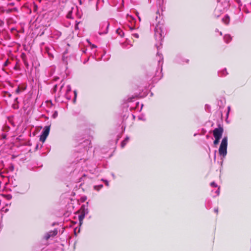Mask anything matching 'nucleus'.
<instances>
[{"label":"nucleus","instance_id":"obj_1","mask_svg":"<svg viewBox=\"0 0 251 251\" xmlns=\"http://www.w3.org/2000/svg\"><path fill=\"white\" fill-rule=\"evenodd\" d=\"M227 137L225 136L222 140L219 149V154L223 157L226 156L227 154Z\"/></svg>","mask_w":251,"mask_h":251},{"label":"nucleus","instance_id":"obj_2","mask_svg":"<svg viewBox=\"0 0 251 251\" xmlns=\"http://www.w3.org/2000/svg\"><path fill=\"white\" fill-rule=\"evenodd\" d=\"M224 129L221 126L215 128L213 131L214 138H221Z\"/></svg>","mask_w":251,"mask_h":251},{"label":"nucleus","instance_id":"obj_3","mask_svg":"<svg viewBox=\"0 0 251 251\" xmlns=\"http://www.w3.org/2000/svg\"><path fill=\"white\" fill-rule=\"evenodd\" d=\"M155 36L157 39H161L162 37V29L159 25H157L154 29Z\"/></svg>","mask_w":251,"mask_h":251},{"label":"nucleus","instance_id":"obj_4","mask_svg":"<svg viewBox=\"0 0 251 251\" xmlns=\"http://www.w3.org/2000/svg\"><path fill=\"white\" fill-rule=\"evenodd\" d=\"M77 11V7H72L70 10L68 12L67 15V18L69 19H73L74 18L73 15L74 12H76Z\"/></svg>","mask_w":251,"mask_h":251},{"label":"nucleus","instance_id":"obj_5","mask_svg":"<svg viewBox=\"0 0 251 251\" xmlns=\"http://www.w3.org/2000/svg\"><path fill=\"white\" fill-rule=\"evenodd\" d=\"M63 87L64 84L61 85L60 91L61 93H64V95H67L71 91V87L70 85L67 86L65 91H64Z\"/></svg>","mask_w":251,"mask_h":251},{"label":"nucleus","instance_id":"obj_6","mask_svg":"<svg viewBox=\"0 0 251 251\" xmlns=\"http://www.w3.org/2000/svg\"><path fill=\"white\" fill-rule=\"evenodd\" d=\"M108 26H109V23L108 22H106L103 23L101 25V29L103 27H105V29L103 31H100V34H101L106 33L107 32Z\"/></svg>","mask_w":251,"mask_h":251},{"label":"nucleus","instance_id":"obj_7","mask_svg":"<svg viewBox=\"0 0 251 251\" xmlns=\"http://www.w3.org/2000/svg\"><path fill=\"white\" fill-rule=\"evenodd\" d=\"M57 233V231L56 230H54L52 231H50V233H48L46 236V239H48L51 236H55Z\"/></svg>","mask_w":251,"mask_h":251},{"label":"nucleus","instance_id":"obj_8","mask_svg":"<svg viewBox=\"0 0 251 251\" xmlns=\"http://www.w3.org/2000/svg\"><path fill=\"white\" fill-rule=\"evenodd\" d=\"M4 11L6 13H9L13 12H17L18 9L16 7H14L13 8H6Z\"/></svg>","mask_w":251,"mask_h":251},{"label":"nucleus","instance_id":"obj_9","mask_svg":"<svg viewBox=\"0 0 251 251\" xmlns=\"http://www.w3.org/2000/svg\"><path fill=\"white\" fill-rule=\"evenodd\" d=\"M49 130H50L49 127H46V128L44 129L42 134L47 137V136H48L49 133Z\"/></svg>","mask_w":251,"mask_h":251},{"label":"nucleus","instance_id":"obj_10","mask_svg":"<svg viewBox=\"0 0 251 251\" xmlns=\"http://www.w3.org/2000/svg\"><path fill=\"white\" fill-rule=\"evenodd\" d=\"M231 39V37L230 35L227 34L225 35L224 36V40L226 43H228Z\"/></svg>","mask_w":251,"mask_h":251},{"label":"nucleus","instance_id":"obj_11","mask_svg":"<svg viewBox=\"0 0 251 251\" xmlns=\"http://www.w3.org/2000/svg\"><path fill=\"white\" fill-rule=\"evenodd\" d=\"M46 51L48 53V54L49 55V56L50 58H53V54L51 53V49H50L49 48H46Z\"/></svg>","mask_w":251,"mask_h":251},{"label":"nucleus","instance_id":"obj_12","mask_svg":"<svg viewBox=\"0 0 251 251\" xmlns=\"http://www.w3.org/2000/svg\"><path fill=\"white\" fill-rule=\"evenodd\" d=\"M223 21L226 24H228L229 22V16H225V17H224L223 19Z\"/></svg>","mask_w":251,"mask_h":251},{"label":"nucleus","instance_id":"obj_13","mask_svg":"<svg viewBox=\"0 0 251 251\" xmlns=\"http://www.w3.org/2000/svg\"><path fill=\"white\" fill-rule=\"evenodd\" d=\"M129 138L126 137L121 143V147L124 148L126 145V143L128 141Z\"/></svg>","mask_w":251,"mask_h":251},{"label":"nucleus","instance_id":"obj_14","mask_svg":"<svg viewBox=\"0 0 251 251\" xmlns=\"http://www.w3.org/2000/svg\"><path fill=\"white\" fill-rule=\"evenodd\" d=\"M46 138H47L46 136H44L42 134H41L40 136V140L42 142H44L46 140Z\"/></svg>","mask_w":251,"mask_h":251},{"label":"nucleus","instance_id":"obj_15","mask_svg":"<svg viewBox=\"0 0 251 251\" xmlns=\"http://www.w3.org/2000/svg\"><path fill=\"white\" fill-rule=\"evenodd\" d=\"M117 32L121 37H122L124 35V33H123V31L121 29H117Z\"/></svg>","mask_w":251,"mask_h":251},{"label":"nucleus","instance_id":"obj_16","mask_svg":"<svg viewBox=\"0 0 251 251\" xmlns=\"http://www.w3.org/2000/svg\"><path fill=\"white\" fill-rule=\"evenodd\" d=\"M103 187L102 185H96L94 186V189L96 190H99Z\"/></svg>","mask_w":251,"mask_h":251},{"label":"nucleus","instance_id":"obj_17","mask_svg":"<svg viewBox=\"0 0 251 251\" xmlns=\"http://www.w3.org/2000/svg\"><path fill=\"white\" fill-rule=\"evenodd\" d=\"M222 74L221 76H225L227 74V73L226 72V70L225 69L223 71H221V73Z\"/></svg>","mask_w":251,"mask_h":251},{"label":"nucleus","instance_id":"obj_18","mask_svg":"<svg viewBox=\"0 0 251 251\" xmlns=\"http://www.w3.org/2000/svg\"><path fill=\"white\" fill-rule=\"evenodd\" d=\"M215 138V139L213 143L215 145H216L219 143V141L221 138Z\"/></svg>","mask_w":251,"mask_h":251},{"label":"nucleus","instance_id":"obj_19","mask_svg":"<svg viewBox=\"0 0 251 251\" xmlns=\"http://www.w3.org/2000/svg\"><path fill=\"white\" fill-rule=\"evenodd\" d=\"M157 56H158L159 57V60L158 62H159V63H160V60H162L163 59L162 54H160V53H159L158 52L157 54Z\"/></svg>","mask_w":251,"mask_h":251},{"label":"nucleus","instance_id":"obj_20","mask_svg":"<svg viewBox=\"0 0 251 251\" xmlns=\"http://www.w3.org/2000/svg\"><path fill=\"white\" fill-rule=\"evenodd\" d=\"M210 185L212 187H217V185L214 182H211L210 183Z\"/></svg>","mask_w":251,"mask_h":251},{"label":"nucleus","instance_id":"obj_21","mask_svg":"<svg viewBox=\"0 0 251 251\" xmlns=\"http://www.w3.org/2000/svg\"><path fill=\"white\" fill-rule=\"evenodd\" d=\"M132 36L133 37H134L135 38H139V35H138V33H133L132 34Z\"/></svg>","mask_w":251,"mask_h":251},{"label":"nucleus","instance_id":"obj_22","mask_svg":"<svg viewBox=\"0 0 251 251\" xmlns=\"http://www.w3.org/2000/svg\"><path fill=\"white\" fill-rule=\"evenodd\" d=\"M57 116V112L55 111L52 115L53 118H55Z\"/></svg>","mask_w":251,"mask_h":251},{"label":"nucleus","instance_id":"obj_23","mask_svg":"<svg viewBox=\"0 0 251 251\" xmlns=\"http://www.w3.org/2000/svg\"><path fill=\"white\" fill-rule=\"evenodd\" d=\"M92 0H89V1H92ZM100 0H97V4H96V9L98 10V3L99 2H100Z\"/></svg>","mask_w":251,"mask_h":251},{"label":"nucleus","instance_id":"obj_24","mask_svg":"<svg viewBox=\"0 0 251 251\" xmlns=\"http://www.w3.org/2000/svg\"><path fill=\"white\" fill-rule=\"evenodd\" d=\"M83 218H84V216L83 215H81V216H79V219L80 221Z\"/></svg>","mask_w":251,"mask_h":251},{"label":"nucleus","instance_id":"obj_25","mask_svg":"<svg viewBox=\"0 0 251 251\" xmlns=\"http://www.w3.org/2000/svg\"><path fill=\"white\" fill-rule=\"evenodd\" d=\"M14 5V3L13 2H11L8 4V6H13Z\"/></svg>","mask_w":251,"mask_h":251},{"label":"nucleus","instance_id":"obj_26","mask_svg":"<svg viewBox=\"0 0 251 251\" xmlns=\"http://www.w3.org/2000/svg\"><path fill=\"white\" fill-rule=\"evenodd\" d=\"M216 193H217V195H218L219 194L220 191H219V188L216 191Z\"/></svg>","mask_w":251,"mask_h":251},{"label":"nucleus","instance_id":"obj_27","mask_svg":"<svg viewBox=\"0 0 251 251\" xmlns=\"http://www.w3.org/2000/svg\"><path fill=\"white\" fill-rule=\"evenodd\" d=\"M104 182L105 183V184L107 185V186H108V182L107 181V180H104Z\"/></svg>","mask_w":251,"mask_h":251},{"label":"nucleus","instance_id":"obj_28","mask_svg":"<svg viewBox=\"0 0 251 251\" xmlns=\"http://www.w3.org/2000/svg\"><path fill=\"white\" fill-rule=\"evenodd\" d=\"M56 88H57V85H55L54 86V91H55L56 90Z\"/></svg>","mask_w":251,"mask_h":251},{"label":"nucleus","instance_id":"obj_29","mask_svg":"<svg viewBox=\"0 0 251 251\" xmlns=\"http://www.w3.org/2000/svg\"><path fill=\"white\" fill-rule=\"evenodd\" d=\"M218 208H215L214 211L215 212L218 213Z\"/></svg>","mask_w":251,"mask_h":251},{"label":"nucleus","instance_id":"obj_30","mask_svg":"<svg viewBox=\"0 0 251 251\" xmlns=\"http://www.w3.org/2000/svg\"><path fill=\"white\" fill-rule=\"evenodd\" d=\"M19 91H20V89H19V88H18V89L16 90V92H17V93H18L19 92Z\"/></svg>","mask_w":251,"mask_h":251},{"label":"nucleus","instance_id":"obj_31","mask_svg":"<svg viewBox=\"0 0 251 251\" xmlns=\"http://www.w3.org/2000/svg\"><path fill=\"white\" fill-rule=\"evenodd\" d=\"M77 25H78V24H76V25H75V28H77V27H78Z\"/></svg>","mask_w":251,"mask_h":251},{"label":"nucleus","instance_id":"obj_32","mask_svg":"<svg viewBox=\"0 0 251 251\" xmlns=\"http://www.w3.org/2000/svg\"><path fill=\"white\" fill-rule=\"evenodd\" d=\"M130 29L131 30H132L133 29V27H130Z\"/></svg>","mask_w":251,"mask_h":251},{"label":"nucleus","instance_id":"obj_33","mask_svg":"<svg viewBox=\"0 0 251 251\" xmlns=\"http://www.w3.org/2000/svg\"><path fill=\"white\" fill-rule=\"evenodd\" d=\"M74 93H75V96H76V92H75V91H74Z\"/></svg>","mask_w":251,"mask_h":251},{"label":"nucleus","instance_id":"obj_34","mask_svg":"<svg viewBox=\"0 0 251 251\" xmlns=\"http://www.w3.org/2000/svg\"><path fill=\"white\" fill-rule=\"evenodd\" d=\"M129 17H130V18L132 19V16H130Z\"/></svg>","mask_w":251,"mask_h":251}]
</instances>
